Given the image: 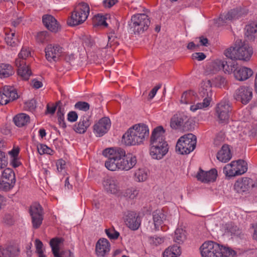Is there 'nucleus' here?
Masks as SVG:
<instances>
[{
    "label": "nucleus",
    "instance_id": "nucleus-1",
    "mask_svg": "<svg viewBox=\"0 0 257 257\" xmlns=\"http://www.w3.org/2000/svg\"><path fill=\"white\" fill-rule=\"evenodd\" d=\"M102 154L107 158L105 166L111 171H128L137 163L135 156L131 154L126 155L124 150L120 148L105 149Z\"/></svg>",
    "mask_w": 257,
    "mask_h": 257
},
{
    "label": "nucleus",
    "instance_id": "nucleus-2",
    "mask_svg": "<svg viewBox=\"0 0 257 257\" xmlns=\"http://www.w3.org/2000/svg\"><path fill=\"white\" fill-rule=\"evenodd\" d=\"M164 134L165 131L162 126L156 127L152 133L150 154L154 159H162L168 152V145L165 141Z\"/></svg>",
    "mask_w": 257,
    "mask_h": 257
},
{
    "label": "nucleus",
    "instance_id": "nucleus-3",
    "mask_svg": "<svg viewBox=\"0 0 257 257\" xmlns=\"http://www.w3.org/2000/svg\"><path fill=\"white\" fill-rule=\"evenodd\" d=\"M149 130L144 124H137L130 128L122 136V142L127 146L140 145L148 137Z\"/></svg>",
    "mask_w": 257,
    "mask_h": 257
},
{
    "label": "nucleus",
    "instance_id": "nucleus-4",
    "mask_svg": "<svg viewBox=\"0 0 257 257\" xmlns=\"http://www.w3.org/2000/svg\"><path fill=\"white\" fill-rule=\"evenodd\" d=\"M200 250L202 257H233L235 254L233 250L212 241L204 242Z\"/></svg>",
    "mask_w": 257,
    "mask_h": 257
},
{
    "label": "nucleus",
    "instance_id": "nucleus-5",
    "mask_svg": "<svg viewBox=\"0 0 257 257\" xmlns=\"http://www.w3.org/2000/svg\"><path fill=\"white\" fill-rule=\"evenodd\" d=\"M252 54V49L248 44L237 40L234 47H230L224 52V55L231 59L248 61Z\"/></svg>",
    "mask_w": 257,
    "mask_h": 257
},
{
    "label": "nucleus",
    "instance_id": "nucleus-6",
    "mask_svg": "<svg viewBox=\"0 0 257 257\" xmlns=\"http://www.w3.org/2000/svg\"><path fill=\"white\" fill-rule=\"evenodd\" d=\"M150 20L145 14L133 15L128 22L129 29L134 34H141L147 31L150 25Z\"/></svg>",
    "mask_w": 257,
    "mask_h": 257
},
{
    "label": "nucleus",
    "instance_id": "nucleus-7",
    "mask_svg": "<svg viewBox=\"0 0 257 257\" xmlns=\"http://www.w3.org/2000/svg\"><path fill=\"white\" fill-rule=\"evenodd\" d=\"M89 12L90 9L87 4H80L68 18V25L70 26H76L83 23L87 19Z\"/></svg>",
    "mask_w": 257,
    "mask_h": 257
},
{
    "label": "nucleus",
    "instance_id": "nucleus-8",
    "mask_svg": "<svg viewBox=\"0 0 257 257\" xmlns=\"http://www.w3.org/2000/svg\"><path fill=\"white\" fill-rule=\"evenodd\" d=\"M196 142V137L194 135H185L178 141L176 150L181 154H188L195 148Z\"/></svg>",
    "mask_w": 257,
    "mask_h": 257
},
{
    "label": "nucleus",
    "instance_id": "nucleus-9",
    "mask_svg": "<svg viewBox=\"0 0 257 257\" xmlns=\"http://www.w3.org/2000/svg\"><path fill=\"white\" fill-rule=\"evenodd\" d=\"M231 107L229 101L223 100L218 103L215 107V116L217 122L222 124L228 123Z\"/></svg>",
    "mask_w": 257,
    "mask_h": 257
},
{
    "label": "nucleus",
    "instance_id": "nucleus-10",
    "mask_svg": "<svg viewBox=\"0 0 257 257\" xmlns=\"http://www.w3.org/2000/svg\"><path fill=\"white\" fill-rule=\"evenodd\" d=\"M247 170L246 163L242 160H238L226 165L223 171L226 177H232L244 174Z\"/></svg>",
    "mask_w": 257,
    "mask_h": 257
},
{
    "label": "nucleus",
    "instance_id": "nucleus-11",
    "mask_svg": "<svg viewBox=\"0 0 257 257\" xmlns=\"http://www.w3.org/2000/svg\"><path fill=\"white\" fill-rule=\"evenodd\" d=\"M16 182L15 174L13 169L10 168L4 169L1 175L0 191H10L14 187Z\"/></svg>",
    "mask_w": 257,
    "mask_h": 257
},
{
    "label": "nucleus",
    "instance_id": "nucleus-12",
    "mask_svg": "<svg viewBox=\"0 0 257 257\" xmlns=\"http://www.w3.org/2000/svg\"><path fill=\"white\" fill-rule=\"evenodd\" d=\"M252 95L251 87L248 85H241L235 90L233 97L242 104H246L252 99Z\"/></svg>",
    "mask_w": 257,
    "mask_h": 257
},
{
    "label": "nucleus",
    "instance_id": "nucleus-13",
    "mask_svg": "<svg viewBox=\"0 0 257 257\" xmlns=\"http://www.w3.org/2000/svg\"><path fill=\"white\" fill-rule=\"evenodd\" d=\"M29 212L32 218L33 227L38 228L43 220V210L39 203H34L30 206Z\"/></svg>",
    "mask_w": 257,
    "mask_h": 257
},
{
    "label": "nucleus",
    "instance_id": "nucleus-14",
    "mask_svg": "<svg viewBox=\"0 0 257 257\" xmlns=\"http://www.w3.org/2000/svg\"><path fill=\"white\" fill-rule=\"evenodd\" d=\"M247 14V12L240 8L231 10L226 14H221L218 21V25H224L227 21H231L240 18Z\"/></svg>",
    "mask_w": 257,
    "mask_h": 257
},
{
    "label": "nucleus",
    "instance_id": "nucleus-15",
    "mask_svg": "<svg viewBox=\"0 0 257 257\" xmlns=\"http://www.w3.org/2000/svg\"><path fill=\"white\" fill-rule=\"evenodd\" d=\"M46 59L50 62L58 61L63 53V48L58 44H48L45 49Z\"/></svg>",
    "mask_w": 257,
    "mask_h": 257
},
{
    "label": "nucleus",
    "instance_id": "nucleus-16",
    "mask_svg": "<svg viewBox=\"0 0 257 257\" xmlns=\"http://www.w3.org/2000/svg\"><path fill=\"white\" fill-rule=\"evenodd\" d=\"M104 191L108 194H116L120 191V186L117 179L113 176H107L102 180Z\"/></svg>",
    "mask_w": 257,
    "mask_h": 257
},
{
    "label": "nucleus",
    "instance_id": "nucleus-17",
    "mask_svg": "<svg viewBox=\"0 0 257 257\" xmlns=\"http://www.w3.org/2000/svg\"><path fill=\"white\" fill-rule=\"evenodd\" d=\"M18 97L17 91L13 86H5L0 91V104L6 105Z\"/></svg>",
    "mask_w": 257,
    "mask_h": 257
},
{
    "label": "nucleus",
    "instance_id": "nucleus-18",
    "mask_svg": "<svg viewBox=\"0 0 257 257\" xmlns=\"http://www.w3.org/2000/svg\"><path fill=\"white\" fill-rule=\"evenodd\" d=\"M237 64L236 62L231 61L227 62L224 61L217 60L213 62L212 67L215 71L223 69L225 73L234 74Z\"/></svg>",
    "mask_w": 257,
    "mask_h": 257
},
{
    "label": "nucleus",
    "instance_id": "nucleus-19",
    "mask_svg": "<svg viewBox=\"0 0 257 257\" xmlns=\"http://www.w3.org/2000/svg\"><path fill=\"white\" fill-rule=\"evenodd\" d=\"M64 241L62 238H54L50 241L53 253L55 257H73V253L70 250L59 253V246Z\"/></svg>",
    "mask_w": 257,
    "mask_h": 257
},
{
    "label": "nucleus",
    "instance_id": "nucleus-20",
    "mask_svg": "<svg viewBox=\"0 0 257 257\" xmlns=\"http://www.w3.org/2000/svg\"><path fill=\"white\" fill-rule=\"evenodd\" d=\"M124 221L126 225L132 230H137L141 223V218L135 212L128 211L124 216Z\"/></svg>",
    "mask_w": 257,
    "mask_h": 257
},
{
    "label": "nucleus",
    "instance_id": "nucleus-21",
    "mask_svg": "<svg viewBox=\"0 0 257 257\" xmlns=\"http://www.w3.org/2000/svg\"><path fill=\"white\" fill-rule=\"evenodd\" d=\"M110 120L109 118L106 117H103L94 125V133L97 137L102 136L108 131L110 127Z\"/></svg>",
    "mask_w": 257,
    "mask_h": 257
},
{
    "label": "nucleus",
    "instance_id": "nucleus-22",
    "mask_svg": "<svg viewBox=\"0 0 257 257\" xmlns=\"http://www.w3.org/2000/svg\"><path fill=\"white\" fill-rule=\"evenodd\" d=\"M211 87L212 84L210 80L203 81L199 92L200 97L204 100H207L210 103L212 96Z\"/></svg>",
    "mask_w": 257,
    "mask_h": 257
},
{
    "label": "nucleus",
    "instance_id": "nucleus-23",
    "mask_svg": "<svg viewBox=\"0 0 257 257\" xmlns=\"http://www.w3.org/2000/svg\"><path fill=\"white\" fill-rule=\"evenodd\" d=\"M110 243L105 238L100 239L96 244L95 252L97 256L104 257L110 251Z\"/></svg>",
    "mask_w": 257,
    "mask_h": 257
},
{
    "label": "nucleus",
    "instance_id": "nucleus-24",
    "mask_svg": "<svg viewBox=\"0 0 257 257\" xmlns=\"http://www.w3.org/2000/svg\"><path fill=\"white\" fill-rule=\"evenodd\" d=\"M42 21L46 28L52 32L56 33L60 29L57 21L51 15H44L42 18Z\"/></svg>",
    "mask_w": 257,
    "mask_h": 257
},
{
    "label": "nucleus",
    "instance_id": "nucleus-25",
    "mask_svg": "<svg viewBox=\"0 0 257 257\" xmlns=\"http://www.w3.org/2000/svg\"><path fill=\"white\" fill-rule=\"evenodd\" d=\"M252 74L253 71L250 68L238 66L237 65L233 76L238 81H244L250 77Z\"/></svg>",
    "mask_w": 257,
    "mask_h": 257
},
{
    "label": "nucleus",
    "instance_id": "nucleus-26",
    "mask_svg": "<svg viewBox=\"0 0 257 257\" xmlns=\"http://www.w3.org/2000/svg\"><path fill=\"white\" fill-rule=\"evenodd\" d=\"M91 122L90 117L83 116L80 118L79 121L74 125L73 130L77 133L84 134L90 125Z\"/></svg>",
    "mask_w": 257,
    "mask_h": 257
},
{
    "label": "nucleus",
    "instance_id": "nucleus-27",
    "mask_svg": "<svg viewBox=\"0 0 257 257\" xmlns=\"http://www.w3.org/2000/svg\"><path fill=\"white\" fill-rule=\"evenodd\" d=\"M187 120V116L183 113H176L171 119L170 126L174 129L179 128L184 125Z\"/></svg>",
    "mask_w": 257,
    "mask_h": 257
},
{
    "label": "nucleus",
    "instance_id": "nucleus-28",
    "mask_svg": "<svg viewBox=\"0 0 257 257\" xmlns=\"http://www.w3.org/2000/svg\"><path fill=\"white\" fill-rule=\"evenodd\" d=\"M154 229L155 231L159 230L160 227L163 224L164 220L166 219V215L162 210H156L153 212Z\"/></svg>",
    "mask_w": 257,
    "mask_h": 257
},
{
    "label": "nucleus",
    "instance_id": "nucleus-29",
    "mask_svg": "<svg viewBox=\"0 0 257 257\" xmlns=\"http://www.w3.org/2000/svg\"><path fill=\"white\" fill-rule=\"evenodd\" d=\"M31 56V53L30 48L27 47H23L18 54V58L16 59V65L20 66L21 64H28L27 59Z\"/></svg>",
    "mask_w": 257,
    "mask_h": 257
},
{
    "label": "nucleus",
    "instance_id": "nucleus-30",
    "mask_svg": "<svg viewBox=\"0 0 257 257\" xmlns=\"http://www.w3.org/2000/svg\"><path fill=\"white\" fill-rule=\"evenodd\" d=\"M19 252V249L16 246H0V257H16L18 255Z\"/></svg>",
    "mask_w": 257,
    "mask_h": 257
},
{
    "label": "nucleus",
    "instance_id": "nucleus-31",
    "mask_svg": "<svg viewBox=\"0 0 257 257\" xmlns=\"http://www.w3.org/2000/svg\"><path fill=\"white\" fill-rule=\"evenodd\" d=\"M252 180L248 178H244L238 180L234 184V188L238 192H245L249 188Z\"/></svg>",
    "mask_w": 257,
    "mask_h": 257
},
{
    "label": "nucleus",
    "instance_id": "nucleus-32",
    "mask_svg": "<svg viewBox=\"0 0 257 257\" xmlns=\"http://www.w3.org/2000/svg\"><path fill=\"white\" fill-rule=\"evenodd\" d=\"M217 159L222 162L225 163L231 158V155L229 146L226 145H223L220 150L217 154Z\"/></svg>",
    "mask_w": 257,
    "mask_h": 257
},
{
    "label": "nucleus",
    "instance_id": "nucleus-33",
    "mask_svg": "<svg viewBox=\"0 0 257 257\" xmlns=\"http://www.w3.org/2000/svg\"><path fill=\"white\" fill-rule=\"evenodd\" d=\"M18 67V74L19 76L24 80H28L32 75V71L28 64H21L20 66H16Z\"/></svg>",
    "mask_w": 257,
    "mask_h": 257
},
{
    "label": "nucleus",
    "instance_id": "nucleus-34",
    "mask_svg": "<svg viewBox=\"0 0 257 257\" xmlns=\"http://www.w3.org/2000/svg\"><path fill=\"white\" fill-rule=\"evenodd\" d=\"M245 35L249 40H253L257 37V24L253 23L246 26Z\"/></svg>",
    "mask_w": 257,
    "mask_h": 257
},
{
    "label": "nucleus",
    "instance_id": "nucleus-35",
    "mask_svg": "<svg viewBox=\"0 0 257 257\" xmlns=\"http://www.w3.org/2000/svg\"><path fill=\"white\" fill-rule=\"evenodd\" d=\"M5 41L8 45L12 47L17 45L18 40L14 31L10 29H6L5 30Z\"/></svg>",
    "mask_w": 257,
    "mask_h": 257
},
{
    "label": "nucleus",
    "instance_id": "nucleus-36",
    "mask_svg": "<svg viewBox=\"0 0 257 257\" xmlns=\"http://www.w3.org/2000/svg\"><path fill=\"white\" fill-rule=\"evenodd\" d=\"M13 120L17 126L22 127L27 125L30 122V117L25 113H20L16 115Z\"/></svg>",
    "mask_w": 257,
    "mask_h": 257
},
{
    "label": "nucleus",
    "instance_id": "nucleus-37",
    "mask_svg": "<svg viewBox=\"0 0 257 257\" xmlns=\"http://www.w3.org/2000/svg\"><path fill=\"white\" fill-rule=\"evenodd\" d=\"M196 101V95L194 91L190 90L186 91L182 95L180 102L184 104L195 103Z\"/></svg>",
    "mask_w": 257,
    "mask_h": 257
},
{
    "label": "nucleus",
    "instance_id": "nucleus-38",
    "mask_svg": "<svg viewBox=\"0 0 257 257\" xmlns=\"http://www.w3.org/2000/svg\"><path fill=\"white\" fill-rule=\"evenodd\" d=\"M14 74V69L8 64H0V78H7Z\"/></svg>",
    "mask_w": 257,
    "mask_h": 257
},
{
    "label": "nucleus",
    "instance_id": "nucleus-39",
    "mask_svg": "<svg viewBox=\"0 0 257 257\" xmlns=\"http://www.w3.org/2000/svg\"><path fill=\"white\" fill-rule=\"evenodd\" d=\"M181 253L180 247L177 245L170 246L163 252V257H177Z\"/></svg>",
    "mask_w": 257,
    "mask_h": 257
},
{
    "label": "nucleus",
    "instance_id": "nucleus-40",
    "mask_svg": "<svg viewBox=\"0 0 257 257\" xmlns=\"http://www.w3.org/2000/svg\"><path fill=\"white\" fill-rule=\"evenodd\" d=\"M186 232L182 228H177L175 231L174 240L180 244L183 243L186 239Z\"/></svg>",
    "mask_w": 257,
    "mask_h": 257
},
{
    "label": "nucleus",
    "instance_id": "nucleus-41",
    "mask_svg": "<svg viewBox=\"0 0 257 257\" xmlns=\"http://www.w3.org/2000/svg\"><path fill=\"white\" fill-rule=\"evenodd\" d=\"M107 15H103L98 14L95 15L93 18V24L94 26H104L107 27V24L106 22Z\"/></svg>",
    "mask_w": 257,
    "mask_h": 257
},
{
    "label": "nucleus",
    "instance_id": "nucleus-42",
    "mask_svg": "<svg viewBox=\"0 0 257 257\" xmlns=\"http://www.w3.org/2000/svg\"><path fill=\"white\" fill-rule=\"evenodd\" d=\"M148 177V173L145 169H139L135 173V179L138 182L145 181Z\"/></svg>",
    "mask_w": 257,
    "mask_h": 257
},
{
    "label": "nucleus",
    "instance_id": "nucleus-43",
    "mask_svg": "<svg viewBox=\"0 0 257 257\" xmlns=\"http://www.w3.org/2000/svg\"><path fill=\"white\" fill-rule=\"evenodd\" d=\"M201 175H206L205 179H203V182H209L214 181L217 177V171L215 169H212L206 173H201Z\"/></svg>",
    "mask_w": 257,
    "mask_h": 257
},
{
    "label": "nucleus",
    "instance_id": "nucleus-44",
    "mask_svg": "<svg viewBox=\"0 0 257 257\" xmlns=\"http://www.w3.org/2000/svg\"><path fill=\"white\" fill-rule=\"evenodd\" d=\"M36 39L37 42L44 43L49 42L51 39V37L48 32L42 31L37 34Z\"/></svg>",
    "mask_w": 257,
    "mask_h": 257
},
{
    "label": "nucleus",
    "instance_id": "nucleus-45",
    "mask_svg": "<svg viewBox=\"0 0 257 257\" xmlns=\"http://www.w3.org/2000/svg\"><path fill=\"white\" fill-rule=\"evenodd\" d=\"M211 82L212 85L217 87H224L226 83L225 78L221 76H216L212 79Z\"/></svg>",
    "mask_w": 257,
    "mask_h": 257
},
{
    "label": "nucleus",
    "instance_id": "nucleus-46",
    "mask_svg": "<svg viewBox=\"0 0 257 257\" xmlns=\"http://www.w3.org/2000/svg\"><path fill=\"white\" fill-rule=\"evenodd\" d=\"M210 104V102L207 100L203 99L202 102H197L195 104L191 105L190 109L193 112H195L198 109H203L208 107Z\"/></svg>",
    "mask_w": 257,
    "mask_h": 257
},
{
    "label": "nucleus",
    "instance_id": "nucleus-47",
    "mask_svg": "<svg viewBox=\"0 0 257 257\" xmlns=\"http://www.w3.org/2000/svg\"><path fill=\"white\" fill-rule=\"evenodd\" d=\"M35 246L36 252L38 254V257H46L44 254L43 244L41 241L39 239H36Z\"/></svg>",
    "mask_w": 257,
    "mask_h": 257
},
{
    "label": "nucleus",
    "instance_id": "nucleus-48",
    "mask_svg": "<svg viewBox=\"0 0 257 257\" xmlns=\"http://www.w3.org/2000/svg\"><path fill=\"white\" fill-rule=\"evenodd\" d=\"M37 150L40 155L47 154L48 155H52L53 150L47 146L46 145L39 144L37 146Z\"/></svg>",
    "mask_w": 257,
    "mask_h": 257
},
{
    "label": "nucleus",
    "instance_id": "nucleus-49",
    "mask_svg": "<svg viewBox=\"0 0 257 257\" xmlns=\"http://www.w3.org/2000/svg\"><path fill=\"white\" fill-rule=\"evenodd\" d=\"M105 232L108 237L110 239H116L119 235V233L116 231L113 228L106 229Z\"/></svg>",
    "mask_w": 257,
    "mask_h": 257
},
{
    "label": "nucleus",
    "instance_id": "nucleus-50",
    "mask_svg": "<svg viewBox=\"0 0 257 257\" xmlns=\"http://www.w3.org/2000/svg\"><path fill=\"white\" fill-rule=\"evenodd\" d=\"M149 241L151 244L157 246L162 244L164 241V238L155 235L150 237L149 238Z\"/></svg>",
    "mask_w": 257,
    "mask_h": 257
},
{
    "label": "nucleus",
    "instance_id": "nucleus-51",
    "mask_svg": "<svg viewBox=\"0 0 257 257\" xmlns=\"http://www.w3.org/2000/svg\"><path fill=\"white\" fill-rule=\"evenodd\" d=\"M89 103L84 101H78L75 104V108L76 109L84 111L89 110Z\"/></svg>",
    "mask_w": 257,
    "mask_h": 257
},
{
    "label": "nucleus",
    "instance_id": "nucleus-52",
    "mask_svg": "<svg viewBox=\"0 0 257 257\" xmlns=\"http://www.w3.org/2000/svg\"><path fill=\"white\" fill-rule=\"evenodd\" d=\"M138 194V191L133 189H127L124 193V196L130 199H134Z\"/></svg>",
    "mask_w": 257,
    "mask_h": 257
},
{
    "label": "nucleus",
    "instance_id": "nucleus-53",
    "mask_svg": "<svg viewBox=\"0 0 257 257\" xmlns=\"http://www.w3.org/2000/svg\"><path fill=\"white\" fill-rule=\"evenodd\" d=\"M108 44L107 46L111 47L114 44V41L117 38L116 35L114 30L110 31L108 34Z\"/></svg>",
    "mask_w": 257,
    "mask_h": 257
},
{
    "label": "nucleus",
    "instance_id": "nucleus-54",
    "mask_svg": "<svg viewBox=\"0 0 257 257\" xmlns=\"http://www.w3.org/2000/svg\"><path fill=\"white\" fill-rule=\"evenodd\" d=\"M8 165V160L4 152L0 150V169H4Z\"/></svg>",
    "mask_w": 257,
    "mask_h": 257
},
{
    "label": "nucleus",
    "instance_id": "nucleus-55",
    "mask_svg": "<svg viewBox=\"0 0 257 257\" xmlns=\"http://www.w3.org/2000/svg\"><path fill=\"white\" fill-rule=\"evenodd\" d=\"M14 218L13 216L10 214H6L3 218V222L8 224L12 225L14 223Z\"/></svg>",
    "mask_w": 257,
    "mask_h": 257
},
{
    "label": "nucleus",
    "instance_id": "nucleus-56",
    "mask_svg": "<svg viewBox=\"0 0 257 257\" xmlns=\"http://www.w3.org/2000/svg\"><path fill=\"white\" fill-rule=\"evenodd\" d=\"M66 165L65 161L62 159H59L56 162V166L57 171L59 172H62L65 169Z\"/></svg>",
    "mask_w": 257,
    "mask_h": 257
},
{
    "label": "nucleus",
    "instance_id": "nucleus-57",
    "mask_svg": "<svg viewBox=\"0 0 257 257\" xmlns=\"http://www.w3.org/2000/svg\"><path fill=\"white\" fill-rule=\"evenodd\" d=\"M78 118V115L75 111H70L68 113L67 119L70 122H74Z\"/></svg>",
    "mask_w": 257,
    "mask_h": 257
},
{
    "label": "nucleus",
    "instance_id": "nucleus-58",
    "mask_svg": "<svg viewBox=\"0 0 257 257\" xmlns=\"http://www.w3.org/2000/svg\"><path fill=\"white\" fill-rule=\"evenodd\" d=\"M228 231L230 232L231 234L238 235L240 233V230L236 225L230 224V225L228 227Z\"/></svg>",
    "mask_w": 257,
    "mask_h": 257
},
{
    "label": "nucleus",
    "instance_id": "nucleus-59",
    "mask_svg": "<svg viewBox=\"0 0 257 257\" xmlns=\"http://www.w3.org/2000/svg\"><path fill=\"white\" fill-rule=\"evenodd\" d=\"M192 56L193 59H196L198 61L203 60L206 58L205 55L202 52L194 53Z\"/></svg>",
    "mask_w": 257,
    "mask_h": 257
},
{
    "label": "nucleus",
    "instance_id": "nucleus-60",
    "mask_svg": "<svg viewBox=\"0 0 257 257\" xmlns=\"http://www.w3.org/2000/svg\"><path fill=\"white\" fill-rule=\"evenodd\" d=\"M161 86L162 85L161 84H159L156 85L152 89V90L150 91V93L149 94V99H152L154 97V96L157 93V92L161 87Z\"/></svg>",
    "mask_w": 257,
    "mask_h": 257
},
{
    "label": "nucleus",
    "instance_id": "nucleus-61",
    "mask_svg": "<svg viewBox=\"0 0 257 257\" xmlns=\"http://www.w3.org/2000/svg\"><path fill=\"white\" fill-rule=\"evenodd\" d=\"M31 85L35 89H39L43 86L42 82L36 79H34L32 81Z\"/></svg>",
    "mask_w": 257,
    "mask_h": 257
},
{
    "label": "nucleus",
    "instance_id": "nucleus-62",
    "mask_svg": "<svg viewBox=\"0 0 257 257\" xmlns=\"http://www.w3.org/2000/svg\"><path fill=\"white\" fill-rule=\"evenodd\" d=\"M117 2V0H104L103 5L105 8H111Z\"/></svg>",
    "mask_w": 257,
    "mask_h": 257
},
{
    "label": "nucleus",
    "instance_id": "nucleus-63",
    "mask_svg": "<svg viewBox=\"0 0 257 257\" xmlns=\"http://www.w3.org/2000/svg\"><path fill=\"white\" fill-rule=\"evenodd\" d=\"M11 164L14 168L18 167L21 165V163L18 157L11 158Z\"/></svg>",
    "mask_w": 257,
    "mask_h": 257
},
{
    "label": "nucleus",
    "instance_id": "nucleus-64",
    "mask_svg": "<svg viewBox=\"0 0 257 257\" xmlns=\"http://www.w3.org/2000/svg\"><path fill=\"white\" fill-rule=\"evenodd\" d=\"M57 106L55 105H49L47 106V113L53 114L55 113Z\"/></svg>",
    "mask_w": 257,
    "mask_h": 257
}]
</instances>
